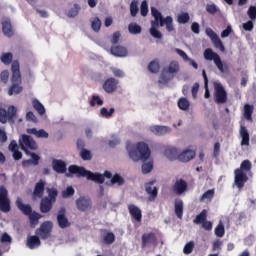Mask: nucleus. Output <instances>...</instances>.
Wrapping results in <instances>:
<instances>
[{"mask_svg": "<svg viewBox=\"0 0 256 256\" xmlns=\"http://www.w3.org/2000/svg\"><path fill=\"white\" fill-rule=\"evenodd\" d=\"M152 17H154V21L151 22L150 35L155 39H163V34L157 30L159 27H165L168 33H172L175 31V27L173 26V17L167 16L163 17V14L157 10V8H151Z\"/></svg>", "mask_w": 256, "mask_h": 256, "instance_id": "nucleus-1", "label": "nucleus"}, {"mask_svg": "<svg viewBox=\"0 0 256 256\" xmlns=\"http://www.w3.org/2000/svg\"><path fill=\"white\" fill-rule=\"evenodd\" d=\"M68 171L70 175H77V177H86L88 181H94V183H99L100 185H103V183H105V177L106 179H111L113 177V174L108 170H106L104 174L93 173L89 170H86L84 167H80L77 165L69 166Z\"/></svg>", "mask_w": 256, "mask_h": 256, "instance_id": "nucleus-2", "label": "nucleus"}, {"mask_svg": "<svg viewBox=\"0 0 256 256\" xmlns=\"http://www.w3.org/2000/svg\"><path fill=\"white\" fill-rule=\"evenodd\" d=\"M126 151H128V155L134 163H137V161L145 162L151 157V150L145 142H138L136 148H132L131 144H127Z\"/></svg>", "mask_w": 256, "mask_h": 256, "instance_id": "nucleus-3", "label": "nucleus"}, {"mask_svg": "<svg viewBox=\"0 0 256 256\" xmlns=\"http://www.w3.org/2000/svg\"><path fill=\"white\" fill-rule=\"evenodd\" d=\"M12 76H11V86L8 89V95L12 97V95H19L20 93H23V86L21 84L23 83V80L21 78V70L19 63L17 61L12 63L11 66Z\"/></svg>", "mask_w": 256, "mask_h": 256, "instance_id": "nucleus-4", "label": "nucleus"}, {"mask_svg": "<svg viewBox=\"0 0 256 256\" xmlns=\"http://www.w3.org/2000/svg\"><path fill=\"white\" fill-rule=\"evenodd\" d=\"M48 196L41 198L40 211L41 213H49L53 209V204L57 202L59 192L55 188H47Z\"/></svg>", "mask_w": 256, "mask_h": 256, "instance_id": "nucleus-5", "label": "nucleus"}, {"mask_svg": "<svg viewBox=\"0 0 256 256\" xmlns=\"http://www.w3.org/2000/svg\"><path fill=\"white\" fill-rule=\"evenodd\" d=\"M15 119H17V107L9 106L7 110L0 108V123H2V125H5V123L13 125Z\"/></svg>", "mask_w": 256, "mask_h": 256, "instance_id": "nucleus-6", "label": "nucleus"}, {"mask_svg": "<svg viewBox=\"0 0 256 256\" xmlns=\"http://www.w3.org/2000/svg\"><path fill=\"white\" fill-rule=\"evenodd\" d=\"M20 147L22 151H24L25 155H31V151H37L38 146L37 142L33 139V137L23 134L22 138L19 140Z\"/></svg>", "mask_w": 256, "mask_h": 256, "instance_id": "nucleus-7", "label": "nucleus"}, {"mask_svg": "<svg viewBox=\"0 0 256 256\" xmlns=\"http://www.w3.org/2000/svg\"><path fill=\"white\" fill-rule=\"evenodd\" d=\"M204 59L206 61H214V65L220 71V73H225V66L223 65V61L221 60V56L213 51L211 48H207L204 50Z\"/></svg>", "mask_w": 256, "mask_h": 256, "instance_id": "nucleus-8", "label": "nucleus"}, {"mask_svg": "<svg viewBox=\"0 0 256 256\" xmlns=\"http://www.w3.org/2000/svg\"><path fill=\"white\" fill-rule=\"evenodd\" d=\"M227 91L223 84L219 82H214V102L217 105H225L227 103Z\"/></svg>", "mask_w": 256, "mask_h": 256, "instance_id": "nucleus-9", "label": "nucleus"}, {"mask_svg": "<svg viewBox=\"0 0 256 256\" xmlns=\"http://www.w3.org/2000/svg\"><path fill=\"white\" fill-rule=\"evenodd\" d=\"M0 211L2 213L11 211V199H9V191L5 186H0Z\"/></svg>", "mask_w": 256, "mask_h": 256, "instance_id": "nucleus-10", "label": "nucleus"}, {"mask_svg": "<svg viewBox=\"0 0 256 256\" xmlns=\"http://www.w3.org/2000/svg\"><path fill=\"white\" fill-rule=\"evenodd\" d=\"M157 247V235L155 232L144 233L141 236V248Z\"/></svg>", "mask_w": 256, "mask_h": 256, "instance_id": "nucleus-11", "label": "nucleus"}, {"mask_svg": "<svg viewBox=\"0 0 256 256\" xmlns=\"http://www.w3.org/2000/svg\"><path fill=\"white\" fill-rule=\"evenodd\" d=\"M53 231V223L50 221L43 222L39 229L36 231L37 235L43 240L49 239L51 237V232Z\"/></svg>", "mask_w": 256, "mask_h": 256, "instance_id": "nucleus-12", "label": "nucleus"}, {"mask_svg": "<svg viewBox=\"0 0 256 256\" xmlns=\"http://www.w3.org/2000/svg\"><path fill=\"white\" fill-rule=\"evenodd\" d=\"M47 182L45 180L40 179L34 186V190L32 192L33 201H37V199H43V195H45V186Z\"/></svg>", "mask_w": 256, "mask_h": 256, "instance_id": "nucleus-13", "label": "nucleus"}, {"mask_svg": "<svg viewBox=\"0 0 256 256\" xmlns=\"http://www.w3.org/2000/svg\"><path fill=\"white\" fill-rule=\"evenodd\" d=\"M66 215L67 209H65V207H62L58 210L57 223L60 229H67V227H71V222H69V219Z\"/></svg>", "mask_w": 256, "mask_h": 256, "instance_id": "nucleus-14", "label": "nucleus"}, {"mask_svg": "<svg viewBox=\"0 0 256 256\" xmlns=\"http://www.w3.org/2000/svg\"><path fill=\"white\" fill-rule=\"evenodd\" d=\"M206 35L211 39V41H212L214 47H216V49H220V51H222V53L225 51V45H223V42L221 41V39L219 38L217 33H215V31H213V29L206 28Z\"/></svg>", "mask_w": 256, "mask_h": 256, "instance_id": "nucleus-15", "label": "nucleus"}, {"mask_svg": "<svg viewBox=\"0 0 256 256\" xmlns=\"http://www.w3.org/2000/svg\"><path fill=\"white\" fill-rule=\"evenodd\" d=\"M234 183L238 189H243L245 187V184L247 181H249V177L247 176V173L241 171V170H235L234 171Z\"/></svg>", "mask_w": 256, "mask_h": 256, "instance_id": "nucleus-16", "label": "nucleus"}, {"mask_svg": "<svg viewBox=\"0 0 256 256\" xmlns=\"http://www.w3.org/2000/svg\"><path fill=\"white\" fill-rule=\"evenodd\" d=\"M153 185H155V181H150L145 184V191L147 195H149L148 201H155L159 193V190L157 189V187Z\"/></svg>", "mask_w": 256, "mask_h": 256, "instance_id": "nucleus-17", "label": "nucleus"}, {"mask_svg": "<svg viewBox=\"0 0 256 256\" xmlns=\"http://www.w3.org/2000/svg\"><path fill=\"white\" fill-rule=\"evenodd\" d=\"M118 85L119 80L115 78H108L103 83V89L106 93H115V91H117Z\"/></svg>", "mask_w": 256, "mask_h": 256, "instance_id": "nucleus-18", "label": "nucleus"}, {"mask_svg": "<svg viewBox=\"0 0 256 256\" xmlns=\"http://www.w3.org/2000/svg\"><path fill=\"white\" fill-rule=\"evenodd\" d=\"M52 169L55 173L63 175V173H67V163L61 159H53Z\"/></svg>", "mask_w": 256, "mask_h": 256, "instance_id": "nucleus-19", "label": "nucleus"}, {"mask_svg": "<svg viewBox=\"0 0 256 256\" xmlns=\"http://www.w3.org/2000/svg\"><path fill=\"white\" fill-rule=\"evenodd\" d=\"M128 211L134 221H136L137 223H141L143 219V212L140 210L139 207L135 206L134 204H130L128 205Z\"/></svg>", "mask_w": 256, "mask_h": 256, "instance_id": "nucleus-20", "label": "nucleus"}, {"mask_svg": "<svg viewBox=\"0 0 256 256\" xmlns=\"http://www.w3.org/2000/svg\"><path fill=\"white\" fill-rule=\"evenodd\" d=\"M76 207L79 211H89L91 209V199L81 196L76 199Z\"/></svg>", "mask_w": 256, "mask_h": 256, "instance_id": "nucleus-21", "label": "nucleus"}, {"mask_svg": "<svg viewBox=\"0 0 256 256\" xmlns=\"http://www.w3.org/2000/svg\"><path fill=\"white\" fill-rule=\"evenodd\" d=\"M149 129L153 135H157L158 137H161V135H167V133H171V128L169 126L153 125L150 126Z\"/></svg>", "mask_w": 256, "mask_h": 256, "instance_id": "nucleus-22", "label": "nucleus"}, {"mask_svg": "<svg viewBox=\"0 0 256 256\" xmlns=\"http://www.w3.org/2000/svg\"><path fill=\"white\" fill-rule=\"evenodd\" d=\"M28 157H31L32 159L23 160L22 161V167H31V165H34V167H37L39 165V161H41V156L37 155L35 153L26 154Z\"/></svg>", "mask_w": 256, "mask_h": 256, "instance_id": "nucleus-23", "label": "nucleus"}, {"mask_svg": "<svg viewBox=\"0 0 256 256\" xmlns=\"http://www.w3.org/2000/svg\"><path fill=\"white\" fill-rule=\"evenodd\" d=\"M187 187H188V185L185 180L178 179V180H176V182L173 185V191L177 195H183V193H185V191H187Z\"/></svg>", "mask_w": 256, "mask_h": 256, "instance_id": "nucleus-24", "label": "nucleus"}, {"mask_svg": "<svg viewBox=\"0 0 256 256\" xmlns=\"http://www.w3.org/2000/svg\"><path fill=\"white\" fill-rule=\"evenodd\" d=\"M239 133H240V137L242 139L241 146L249 147L250 136H249V131L247 130V127L241 125Z\"/></svg>", "mask_w": 256, "mask_h": 256, "instance_id": "nucleus-25", "label": "nucleus"}, {"mask_svg": "<svg viewBox=\"0 0 256 256\" xmlns=\"http://www.w3.org/2000/svg\"><path fill=\"white\" fill-rule=\"evenodd\" d=\"M2 32L5 37H13V25L11 24V20L5 19L2 21Z\"/></svg>", "mask_w": 256, "mask_h": 256, "instance_id": "nucleus-26", "label": "nucleus"}, {"mask_svg": "<svg viewBox=\"0 0 256 256\" xmlns=\"http://www.w3.org/2000/svg\"><path fill=\"white\" fill-rule=\"evenodd\" d=\"M195 158V151L193 150H184L182 153L178 156V161H181L182 163H189L191 159Z\"/></svg>", "mask_w": 256, "mask_h": 256, "instance_id": "nucleus-27", "label": "nucleus"}, {"mask_svg": "<svg viewBox=\"0 0 256 256\" xmlns=\"http://www.w3.org/2000/svg\"><path fill=\"white\" fill-rule=\"evenodd\" d=\"M16 206L18 207L19 211L23 213V215H26L27 217L31 215V212L33 211V208L29 204H23L21 199L16 200Z\"/></svg>", "mask_w": 256, "mask_h": 256, "instance_id": "nucleus-28", "label": "nucleus"}, {"mask_svg": "<svg viewBox=\"0 0 256 256\" xmlns=\"http://www.w3.org/2000/svg\"><path fill=\"white\" fill-rule=\"evenodd\" d=\"M110 51L115 57H127V48L123 46H112Z\"/></svg>", "mask_w": 256, "mask_h": 256, "instance_id": "nucleus-29", "label": "nucleus"}, {"mask_svg": "<svg viewBox=\"0 0 256 256\" xmlns=\"http://www.w3.org/2000/svg\"><path fill=\"white\" fill-rule=\"evenodd\" d=\"M26 245L29 249H37V247H41V239L38 236H30L27 238Z\"/></svg>", "mask_w": 256, "mask_h": 256, "instance_id": "nucleus-30", "label": "nucleus"}, {"mask_svg": "<svg viewBox=\"0 0 256 256\" xmlns=\"http://www.w3.org/2000/svg\"><path fill=\"white\" fill-rule=\"evenodd\" d=\"M174 211L178 219H183V200L181 199L175 200Z\"/></svg>", "mask_w": 256, "mask_h": 256, "instance_id": "nucleus-31", "label": "nucleus"}, {"mask_svg": "<svg viewBox=\"0 0 256 256\" xmlns=\"http://www.w3.org/2000/svg\"><path fill=\"white\" fill-rule=\"evenodd\" d=\"M165 156L170 161H175V159H179V150L177 148H167L165 150Z\"/></svg>", "mask_w": 256, "mask_h": 256, "instance_id": "nucleus-32", "label": "nucleus"}, {"mask_svg": "<svg viewBox=\"0 0 256 256\" xmlns=\"http://www.w3.org/2000/svg\"><path fill=\"white\" fill-rule=\"evenodd\" d=\"M106 185H108L109 187L111 185H118L119 187H121L122 185H125V179H123V177H121V175L119 174H115L110 182H106Z\"/></svg>", "mask_w": 256, "mask_h": 256, "instance_id": "nucleus-33", "label": "nucleus"}, {"mask_svg": "<svg viewBox=\"0 0 256 256\" xmlns=\"http://www.w3.org/2000/svg\"><path fill=\"white\" fill-rule=\"evenodd\" d=\"M41 217H43L41 214L32 210L31 213L28 215L30 225H32L33 227H35L36 225H39V219H41Z\"/></svg>", "mask_w": 256, "mask_h": 256, "instance_id": "nucleus-34", "label": "nucleus"}, {"mask_svg": "<svg viewBox=\"0 0 256 256\" xmlns=\"http://www.w3.org/2000/svg\"><path fill=\"white\" fill-rule=\"evenodd\" d=\"M207 221V210H202L201 213H199L195 219L193 220V223L195 225H202L204 222Z\"/></svg>", "mask_w": 256, "mask_h": 256, "instance_id": "nucleus-35", "label": "nucleus"}, {"mask_svg": "<svg viewBox=\"0 0 256 256\" xmlns=\"http://www.w3.org/2000/svg\"><path fill=\"white\" fill-rule=\"evenodd\" d=\"M178 107L181 111H189V107H191V102L185 97H181L178 100Z\"/></svg>", "mask_w": 256, "mask_h": 256, "instance_id": "nucleus-36", "label": "nucleus"}, {"mask_svg": "<svg viewBox=\"0 0 256 256\" xmlns=\"http://www.w3.org/2000/svg\"><path fill=\"white\" fill-rule=\"evenodd\" d=\"M213 197H215V189H210L200 197V202L208 201V203H211L213 201Z\"/></svg>", "mask_w": 256, "mask_h": 256, "instance_id": "nucleus-37", "label": "nucleus"}, {"mask_svg": "<svg viewBox=\"0 0 256 256\" xmlns=\"http://www.w3.org/2000/svg\"><path fill=\"white\" fill-rule=\"evenodd\" d=\"M32 105L39 115H45V106L38 99H34Z\"/></svg>", "mask_w": 256, "mask_h": 256, "instance_id": "nucleus-38", "label": "nucleus"}, {"mask_svg": "<svg viewBox=\"0 0 256 256\" xmlns=\"http://www.w3.org/2000/svg\"><path fill=\"white\" fill-rule=\"evenodd\" d=\"M244 117L247 121H252L253 119V105L246 104L244 105Z\"/></svg>", "mask_w": 256, "mask_h": 256, "instance_id": "nucleus-39", "label": "nucleus"}, {"mask_svg": "<svg viewBox=\"0 0 256 256\" xmlns=\"http://www.w3.org/2000/svg\"><path fill=\"white\" fill-rule=\"evenodd\" d=\"M167 73H169L170 75H175V73H179V62L177 61L170 62L167 68Z\"/></svg>", "mask_w": 256, "mask_h": 256, "instance_id": "nucleus-40", "label": "nucleus"}, {"mask_svg": "<svg viewBox=\"0 0 256 256\" xmlns=\"http://www.w3.org/2000/svg\"><path fill=\"white\" fill-rule=\"evenodd\" d=\"M191 17L189 16V13L187 12H182L177 16V22L180 25H185L186 23H189V20Z\"/></svg>", "mask_w": 256, "mask_h": 256, "instance_id": "nucleus-41", "label": "nucleus"}, {"mask_svg": "<svg viewBox=\"0 0 256 256\" xmlns=\"http://www.w3.org/2000/svg\"><path fill=\"white\" fill-rule=\"evenodd\" d=\"M128 31L131 35H139L141 33L142 28L137 23H130L128 25Z\"/></svg>", "mask_w": 256, "mask_h": 256, "instance_id": "nucleus-42", "label": "nucleus"}, {"mask_svg": "<svg viewBox=\"0 0 256 256\" xmlns=\"http://www.w3.org/2000/svg\"><path fill=\"white\" fill-rule=\"evenodd\" d=\"M161 69V66L159 65V61L153 60L148 64V71L150 73H159V70Z\"/></svg>", "mask_w": 256, "mask_h": 256, "instance_id": "nucleus-43", "label": "nucleus"}, {"mask_svg": "<svg viewBox=\"0 0 256 256\" xmlns=\"http://www.w3.org/2000/svg\"><path fill=\"white\" fill-rule=\"evenodd\" d=\"M214 233L216 237H224L225 236V225L223 222H219V224L216 226Z\"/></svg>", "mask_w": 256, "mask_h": 256, "instance_id": "nucleus-44", "label": "nucleus"}, {"mask_svg": "<svg viewBox=\"0 0 256 256\" xmlns=\"http://www.w3.org/2000/svg\"><path fill=\"white\" fill-rule=\"evenodd\" d=\"M195 249V242L190 241L185 244L183 248L184 255H191L193 253V250Z\"/></svg>", "mask_w": 256, "mask_h": 256, "instance_id": "nucleus-45", "label": "nucleus"}, {"mask_svg": "<svg viewBox=\"0 0 256 256\" xmlns=\"http://www.w3.org/2000/svg\"><path fill=\"white\" fill-rule=\"evenodd\" d=\"M153 171V160H150L142 165V173L147 175V173H151Z\"/></svg>", "mask_w": 256, "mask_h": 256, "instance_id": "nucleus-46", "label": "nucleus"}, {"mask_svg": "<svg viewBox=\"0 0 256 256\" xmlns=\"http://www.w3.org/2000/svg\"><path fill=\"white\" fill-rule=\"evenodd\" d=\"M113 113H115V108H110V110H107V108L103 107L100 110L101 117H105L106 119L113 117Z\"/></svg>", "mask_w": 256, "mask_h": 256, "instance_id": "nucleus-47", "label": "nucleus"}, {"mask_svg": "<svg viewBox=\"0 0 256 256\" xmlns=\"http://www.w3.org/2000/svg\"><path fill=\"white\" fill-rule=\"evenodd\" d=\"M236 170H241L242 173H247L248 171H251V161L244 160L242 161L240 168H237Z\"/></svg>", "mask_w": 256, "mask_h": 256, "instance_id": "nucleus-48", "label": "nucleus"}, {"mask_svg": "<svg viewBox=\"0 0 256 256\" xmlns=\"http://www.w3.org/2000/svg\"><path fill=\"white\" fill-rule=\"evenodd\" d=\"M80 157L83 159V161H91L93 159V155L91 154V151L87 149H82L80 151Z\"/></svg>", "mask_w": 256, "mask_h": 256, "instance_id": "nucleus-49", "label": "nucleus"}, {"mask_svg": "<svg viewBox=\"0 0 256 256\" xmlns=\"http://www.w3.org/2000/svg\"><path fill=\"white\" fill-rule=\"evenodd\" d=\"M91 27L95 31V33H99V31H101V19L97 17L94 18L91 22Z\"/></svg>", "mask_w": 256, "mask_h": 256, "instance_id": "nucleus-50", "label": "nucleus"}, {"mask_svg": "<svg viewBox=\"0 0 256 256\" xmlns=\"http://www.w3.org/2000/svg\"><path fill=\"white\" fill-rule=\"evenodd\" d=\"M104 243L106 245H111V244L115 243V234L113 232H108L104 236Z\"/></svg>", "mask_w": 256, "mask_h": 256, "instance_id": "nucleus-51", "label": "nucleus"}, {"mask_svg": "<svg viewBox=\"0 0 256 256\" xmlns=\"http://www.w3.org/2000/svg\"><path fill=\"white\" fill-rule=\"evenodd\" d=\"M137 13H139V7L137 6V1H132L130 4V15L131 17H137Z\"/></svg>", "mask_w": 256, "mask_h": 256, "instance_id": "nucleus-52", "label": "nucleus"}, {"mask_svg": "<svg viewBox=\"0 0 256 256\" xmlns=\"http://www.w3.org/2000/svg\"><path fill=\"white\" fill-rule=\"evenodd\" d=\"M1 61L5 65H9L11 61H13V54L12 53H4L1 56Z\"/></svg>", "mask_w": 256, "mask_h": 256, "instance_id": "nucleus-53", "label": "nucleus"}, {"mask_svg": "<svg viewBox=\"0 0 256 256\" xmlns=\"http://www.w3.org/2000/svg\"><path fill=\"white\" fill-rule=\"evenodd\" d=\"M75 195V189L73 187L69 186L62 192V197L64 199H67L69 197H73Z\"/></svg>", "mask_w": 256, "mask_h": 256, "instance_id": "nucleus-54", "label": "nucleus"}, {"mask_svg": "<svg viewBox=\"0 0 256 256\" xmlns=\"http://www.w3.org/2000/svg\"><path fill=\"white\" fill-rule=\"evenodd\" d=\"M140 13L142 17H147V13H149V5L147 4V1H142L140 6Z\"/></svg>", "mask_w": 256, "mask_h": 256, "instance_id": "nucleus-55", "label": "nucleus"}, {"mask_svg": "<svg viewBox=\"0 0 256 256\" xmlns=\"http://www.w3.org/2000/svg\"><path fill=\"white\" fill-rule=\"evenodd\" d=\"M247 15L251 21L256 20V6H250L247 11Z\"/></svg>", "mask_w": 256, "mask_h": 256, "instance_id": "nucleus-56", "label": "nucleus"}, {"mask_svg": "<svg viewBox=\"0 0 256 256\" xmlns=\"http://www.w3.org/2000/svg\"><path fill=\"white\" fill-rule=\"evenodd\" d=\"M96 105H99V106L103 105V100L100 99L99 96L94 95V96H92V99L90 101V106L95 107Z\"/></svg>", "mask_w": 256, "mask_h": 256, "instance_id": "nucleus-57", "label": "nucleus"}, {"mask_svg": "<svg viewBox=\"0 0 256 256\" xmlns=\"http://www.w3.org/2000/svg\"><path fill=\"white\" fill-rule=\"evenodd\" d=\"M220 154H221V143L216 142L214 144V149H213V157H214V159H217V157H219Z\"/></svg>", "mask_w": 256, "mask_h": 256, "instance_id": "nucleus-58", "label": "nucleus"}, {"mask_svg": "<svg viewBox=\"0 0 256 256\" xmlns=\"http://www.w3.org/2000/svg\"><path fill=\"white\" fill-rule=\"evenodd\" d=\"M206 11H207V13H210V15H215V13H217L219 11V9L217 8V5H215V4H208L206 6Z\"/></svg>", "mask_w": 256, "mask_h": 256, "instance_id": "nucleus-59", "label": "nucleus"}, {"mask_svg": "<svg viewBox=\"0 0 256 256\" xmlns=\"http://www.w3.org/2000/svg\"><path fill=\"white\" fill-rule=\"evenodd\" d=\"M0 79L2 83H7L9 81V70H4L0 74Z\"/></svg>", "mask_w": 256, "mask_h": 256, "instance_id": "nucleus-60", "label": "nucleus"}, {"mask_svg": "<svg viewBox=\"0 0 256 256\" xmlns=\"http://www.w3.org/2000/svg\"><path fill=\"white\" fill-rule=\"evenodd\" d=\"M9 151H11L12 153L15 151H18L19 149V145L17 144V141L12 140L8 146Z\"/></svg>", "mask_w": 256, "mask_h": 256, "instance_id": "nucleus-61", "label": "nucleus"}, {"mask_svg": "<svg viewBox=\"0 0 256 256\" xmlns=\"http://www.w3.org/2000/svg\"><path fill=\"white\" fill-rule=\"evenodd\" d=\"M253 21L254 20H249L246 23H243L244 31H251L253 29V27H254Z\"/></svg>", "mask_w": 256, "mask_h": 256, "instance_id": "nucleus-62", "label": "nucleus"}, {"mask_svg": "<svg viewBox=\"0 0 256 256\" xmlns=\"http://www.w3.org/2000/svg\"><path fill=\"white\" fill-rule=\"evenodd\" d=\"M231 33H233V28H231V26H227V28L221 32V37L225 39V37H228Z\"/></svg>", "mask_w": 256, "mask_h": 256, "instance_id": "nucleus-63", "label": "nucleus"}, {"mask_svg": "<svg viewBox=\"0 0 256 256\" xmlns=\"http://www.w3.org/2000/svg\"><path fill=\"white\" fill-rule=\"evenodd\" d=\"M175 51L177 52L178 55L182 57V59H184V61H190L189 56L187 55V53H185V51L179 48H176Z\"/></svg>", "mask_w": 256, "mask_h": 256, "instance_id": "nucleus-64", "label": "nucleus"}]
</instances>
